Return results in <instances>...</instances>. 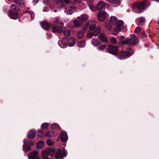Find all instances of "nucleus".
Returning a JSON list of instances; mask_svg holds the SVG:
<instances>
[{
	"instance_id": "1",
	"label": "nucleus",
	"mask_w": 159,
	"mask_h": 159,
	"mask_svg": "<svg viewBox=\"0 0 159 159\" xmlns=\"http://www.w3.org/2000/svg\"><path fill=\"white\" fill-rule=\"evenodd\" d=\"M123 23L122 20H111V21L110 20H108V21L105 23L104 25L106 28L109 30L112 29L111 24L116 25V27L114 29V31L115 32H120L121 30Z\"/></svg>"
},
{
	"instance_id": "2",
	"label": "nucleus",
	"mask_w": 159,
	"mask_h": 159,
	"mask_svg": "<svg viewBox=\"0 0 159 159\" xmlns=\"http://www.w3.org/2000/svg\"><path fill=\"white\" fill-rule=\"evenodd\" d=\"M149 5H147L145 1L142 2H134L132 7L133 11L137 13L142 12Z\"/></svg>"
},
{
	"instance_id": "3",
	"label": "nucleus",
	"mask_w": 159,
	"mask_h": 159,
	"mask_svg": "<svg viewBox=\"0 0 159 159\" xmlns=\"http://www.w3.org/2000/svg\"><path fill=\"white\" fill-rule=\"evenodd\" d=\"M133 54V51L131 49L130 47H129L125 50H123L117 53L116 56L120 60L127 59Z\"/></svg>"
},
{
	"instance_id": "4",
	"label": "nucleus",
	"mask_w": 159,
	"mask_h": 159,
	"mask_svg": "<svg viewBox=\"0 0 159 159\" xmlns=\"http://www.w3.org/2000/svg\"><path fill=\"white\" fill-rule=\"evenodd\" d=\"M130 38H127L123 40L120 41V44L122 45H133L136 44L138 42V39L134 35H130Z\"/></svg>"
},
{
	"instance_id": "5",
	"label": "nucleus",
	"mask_w": 159,
	"mask_h": 159,
	"mask_svg": "<svg viewBox=\"0 0 159 159\" xmlns=\"http://www.w3.org/2000/svg\"><path fill=\"white\" fill-rule=\"evenodd\" d=\"M66 156V152L63 148H59L56 153L55 157L56 159H62Z\"/></svg>"
},
{
	"instance_id": "6",
	"label": "nucleus",
	"mask_w": 159,
	"mask_h": 159,
	"mask_svg": "<svg viewBox=\"0 0 159 159\" xmlns=\"http://www.w3.org/2000/svg\"><path fill=\"white\" fill-rule=\"evenodd\" d=\"M55 153V151L53 149L46 148L42 152L43 159H49L48 155L52 156Z\"/></svg>"
},
{
	"instance_id": "7",
	"label": "nucleus",
	"mask_w": 159,
	"mask_h": 159,
	"mask_svg": "<svg viewBox=\"0 0 159 159\" xmlns=\"http://www.w3.org/2000/svg\"><path fill=\"white\" fill-rule=\"evenodd\" d=\"M63 23L61 24V26H58L56 25H52L51 26L52 31L53 33H56L57 32L59 33H61L63 31Z\"/></svg>"
},
{
	"instance_id": "8",
	"label": "nucleus",
	"mask_w": 159,
	"mask_h": 159,
	"mask_svg": "<svg viewBox=\"0 0 159 159\" xmlns=\"http://www.w3.org/2000/svg\"><path fill=\"white\" fill-rule=\"evenodd\" d=\"M24 145L23 146V148L24 151L26 152H28L31 150V146L34 145V143L31 141H28L24 139Z\"/></svg>"
},
{
	"instance_id": "9",
	"label": "nucleus",
	"mask_w": 159,
	"mask_h": 159,
	"mask_svg": "<svg viewBox=\"0 0 159 159\" xmlns=\"http://www.w3.org/2000/svg\"><path fill=\"white\" fill-rule=\"evenodd\" d=\"M108 52L111 54L116 55L118 51V48L113 45H110L108 48Z\"/></svg>"
},
{
	"instance_id": "10",
	"label": "nucleus",
	"mask_w": 159,
	"mask_h": 159,
	"mask_svg": "<svg viewBox=\"0 0 159 159\" xmlns=\"http://www.w3.org/2000/svg\"><path fill=\"white\" fill-rule=\"evenodd\" d=\"M107 13L103 10L99 11L97 15V17L98 20H100V19L105 20L107 19Z\"/></svg>"
},
{
	"instance_id": "11",
	"label": "nucleus",
	"mask_w": 159,
	"mask_h": 159,
	"mask_svg": "<svg viewBox=\"0 0 159 159\" xmlns=\"http://www.w3.org/2000/svg\"><path fill=\"white\" fill-rule=\"evenodd\" d=\"M28 157L29 159H39L38 152L36 151H33L29 154Z\"/></svg>"
},
{
	"instance_id": "12",
	"label": "nucleus",
	"mask_w": 159,
	"mask_h": 159,
	"mask_svg": "<svg viewBox=\"0 0 159 159\" xmlns=\"http://www.w3.org/2000/svg\"><path fill=\"white\" fill-rule=\"evenodd\" d=\"M60 137L62 142H66L68 140V136L66 132L65 131H62L60 134Z\"/></svg>"
},
{
	"instance_id": "13",
	"label": "nucleus",
	"mask_w": 159,
	"mask_h": 159,
	"mask_svg": "<svg viewBox=\"0 0 159 159\" xmlns=\"http://www.w3.org/2000/svg\"><path fill=\"white\" fill-rule=\"evenodd\" d=\"M40 23L43 28L45 30H48L51 26L50 24L46 22V20L41 21Z\"/></svg>"
},
{
	"instance_id": "14",
	"label": "nucleus",
	"mask_w": 159,
	"mask_h": 159,
	"mask_svg": "<svg viewBox=\"0 0 159 159\" xmlns=\"http://www.w3.org/2000/svg\"><path fill=\"white\" fill-rule=\"evenodd\" d=\"M9 14L10 16L13 19H17L18 16V13L17 12H15L12 10L9 11Z\"/></svg>"
},
{
	"instance_id": "15",
	"label": "nucleus",
	"mask_w": 159,
	"mask_h": 159,
	"mask_svg": "<svg viewBox=\"0 0 159 159\" xmlns=\"http://www.w3.org/2000/svg\"><path fill=\"white\" fill-rule=\"evenodd\" d=\"M99 39L103 43H107L108 40L104 34L101 33L100 34L99 36Z\"/></svg>"
},
{
	"instance_id": "16",
	"label": "nucleus",
	"mask_w": 159,
	"mask_h": 159,
	"mask_svg": "<svg viewBox=\"0 0 159 159\" xmlns=\"http://www.w3.org/2000/svg\"><path fill=\"white\" fill-rule=\"evenodd\" d=\"M105 6V2L102 1L99 2L97 6V9L100 10L102 9Z\"/></svg>"
},
{
	"instance_id": "17",
	"label": "nucleus",
	"mask_w": 159,
	"mask_h": 159,
	"mask_svg": "<svg viewBox=\"0 0 159 159\" xmlns=\"http://www.w3.org/2000/svg\"><path fill=\"white\" fill-rule=\"evenodd\" d=\"M36 132L34 130H31L29 132L28 134L29 139H33L35 137Z\"/></svg>"
},
{
	"instance_id": "18",
	"label": "nucleus",
	"mask_w": 159,
	"mask_h": 159,
	"mask_svg": "<svg viewBox=\"0 0 159 159\" xmlns=\"http://www.w3.org/2000/svg\"><path fill=\"white\" fill-rule=\"evenodd\" d=\"M84 23V20H74L73 23L75 27L80 26Z\"/></svg>"
},
{
	"instance_id": "19",
	"label": "nucleus",
	"mask_w": 159,
	"mask_h": 159,
	"mask_svg": "<svg viewBox=\"0 0 159 159\" xmlns=\"http://www.w3.org/2000/svg\"><path fill=\"white\" fill-rule=\"evenodd\" d=\"M45 136L46 137H48V138H51V137H56V134L55 132L53 131L48 132L46 133L45 134Z\"/></svg>"
},
{
	"instance_id": "20",
	"label": "nucleus",
	"mask_w": 159,
	"mask_h": 159,
	"mask_svg": "<svg viewBox=\"0 0 159 159\" xmlns=\"http://www.w3.org/2000/svg\"><path fill=\"white\" fill-rule=\"evenodd\" d=\"M59 46L62 48H64L67 47V44L66 41H65L64 40L60 41L58 42Z\"/></svg>"
},
{
	"instance_id": "21",
	"label": "nucleus",
	"mask_w": 159,
	"mask_h": 159,
	"mask_svg": "<svg viewBox=\"0 0 159 159\" xmlns=\"http://www.w3.org/2000/svg\"><path fill=\"white\" fill-rule=\"evenodd\" d=\"M92 44L95 46H96L101 44V42L97 39H93L92 41Z\"/></svg>"
},
{
	"instance_id": "22",
	"label": "nucleus",
	"mask_w": 159,
	"mask_h": 159,
	"mask_svg": "<svg viewBox=\"0 0 159 159\" xmlns=\"http://www.w3.org/2000/svg\"><path fill=\"white\" fill-rule=\"evenodd\" d=\"M55 2L58 3L63 4L64 3L66 4H69L70 3V0H54Z\"/></svg>"
},
{
	"instance_id": "23",
	"label": "nucleus",
	"mask_w": 159,
	"mask_h": 159,
	"mask_svg": "<svg viewBox=\"0 0 159 159\" xmlns=\"http://www.w3.org/2000/svg\"><path fill=\"white\" fill-rule=\"evenodd\" d=\"M75 39L73 38H70L69 39L68 43L69 46L70 47L73 46L75 43Z\"/></svg>"
},
{
	"instance_id": "24",
	"label": "nucleus",
	"mask_w": 159,
	"mask_h": 159,
	"mask_svg": "<svg viewBox=\"0 0 159 159\" xmlns=\"http://www.w3.org/2000/svg\"><path fill=\"white\" fill-rule=\"evenodd\" d=\"M110 3L113 4H116L117 5H120V0H107Z\"/></svg>"
},
{
	"instance_id": "25",
	"label": "nucleus",
	"mask_w": 159,
	"mask_h": 159,
	"mask_svg": "<svg viewBox=\"0 0 159 159\" xmlns=\"http://www.w3.org/2000/svg\"><path fill=\"white\" fill-rule=\"evenodd\" d=\"M44 146V143L42 141H39L37 144V148L41 149Z\"/></svg>"
},
{
	"instance_id": "26",
	"label": "nucleus",
	"mask_w": 159,
	"mask_h": 159,
	"mask_svg": "<svg viewBox=\"0 0 159 159\" xmlns=\"http://www.w3.org/2000/svg\"><path fill=\"white\" fill-rule=\"evenodd\" d=\"M85 41L83 40L82 41H81L80 42H79L77 44V46L78 47L82 48V47H84L85 46Z\"/></svg>"
},
{
	"instance_id": "27",
	"label": "nucleus",
	"mask_w": 159,
	"mask_h": 159,
	"mask_svg": "<svg viewBox=\"0 0 159 159\" xmlns=\"http://www.w3.org/2000/svg\"><path fill=\"white\" fill-rule=\"evenodd\" d=\"M136 22L139 26H143L145 24L144 20H136Z\"/></svg>"
},
{
	"instance_id": "28",
	"label": "nucleus",
	"mask_w": 159,
	"mask_h": 159,
	"mask_svg": "<svg viewBox=\"0 0 159 159\" xmlns=\"http://www.w3.org/2000/svg\"><path fill=\"white\" fill-rule=\"evenodd\" d=\"M11 7L12 8L11 10H12L15 12H17L19 10V8L14 4L11 5Z\"/></svg>"
},
{
	"instance_id": "29",
	"label": "nucleus",
	"mask_w": 159,
	"mask_h": 159,
	"mask_svg": "<svg viewBox=\"0 0 159 159\" xmlns=\"http://www.w3.org/2000/svg\"><path fill=\"white\" fill-rule=\"evenodd\" d=\"M101 28L99 27L97 28L94 31V35H97L101 31Z\"/></svg>"
},
{
	"instance_id": "30",
	"label": "nucleus",
	"mask_w": 159,
	"mask_h": 159,
	"mask_svg": "<svg viewBox=\"0 0 159 159\" xmlns=\"http://www.w3.org/2000/svg\"><path fill=\"white\" fill-rule=\"evenodd\" d=\"M48 124L47 123H44L41 125V127L43 130L46 129L48 128Z\"/></svg>"
},
{
	"instance_id": "31",
	"label": "nucleus",
	"mask_w": 159,
	"mask_h": 159,
	"mask_svg": "<svg viewBox=\"0 0 159 159\" xmlns=\"http://www.w3.org/2000/svg\"><path fill=\"white\" fill-rule=\"evenodd\" d=\"M52 128L54 129H59L60 126L57 123H54L52 125Z\"/></svg>"
},
{
	"instance_id": "32",
	"label": "nucleus",
	"mask_w": 159,
	"mask_h": 159,
	"mask_svg": "<svg viewBox=\"0 0 159 159\" xmlns=\"http://www.w3.org/2000/svg\"><path fill=\"white\" fill-rule=\"evenodd\" d=\"M63 32L64 35L66 36H69L70 34V31L69 30H66L64 31L63 30L62 32Z\"/></svg>"
},
{
	"instance_id": "33",
	"label": "nucleus",
	"mask_w": 159,
	"mask_h": 159,
	"mask_svg": "<svg viewBox=\"0 0 159 159\" xmlns=\"http://www.w3.org/2000/svg\"><path fill=\"white\" fill-rule=\"evenodd\" d=\"M107 47V45L106 44H102L99 46L98 49V50L102 51L104 49Z\"/></svg>"
},
{
	"instance_id": "34",
	"label": "nucleus",
	"mask_w": 159,
	"mask_h": 159,
	"mask_svg": "<svg viewBox=\"0 0 159 159\" xmlns=\"http://www.w3.org/2000/svg\"><path fill=\"white\" fill-rule=\"evenodd\" d=\"M81 20H88L89 19V16L86 14H83L81 15Z\"/></svg>"
},
{
	"instance_id": "35",
	"label": "nucleus",
	"mask_w": 159,
	"mask_h": 159,
	"mask_svg": "<svg viewBox=\"0 0 159 159\" xmlns=\"http://www.w3.org/2000/svg\"><path fill=\"white\" fill-rule=\"evenodd\" d=\"M89 25V22H86V24H85V25L83 28V30L84 33H85L86 32L87 27Z\"/></svg>"
},
{
	"instance_id": "36",
	"label": "nucleus",
	"mask_w": 159,
	"mask_h": 159,
	"mask_svg": "<svg viewBox=\"0 0 159 159\" xmlns=\"http://www.w3.org/2000/svg\"><path fill=\"white\" fill-rule=\"evenodd\" d=\"M141 31V28L140 27H137L135 30V32L136 34H139Z\"/></svg>"
},
{
	"instance_id": "37",
	"label": "nucleus",
	"mask_w": 159,
	"mask_h": 159,
	"mask_svg": "<svg viewBox=\"0 0 159 159\" xmlns=\"http://www.w3.org/2000/svg\"><path fill=\"white\" fill-rule=\"evenodd\" d=\"M111 43L113 44H116L117 42L116 39L114 38H112L111 39Z\"/></svg>"
},
{
	"instance_id": "38",
	"label": "nucleus",
	"mask_w": 159,
	"mask_h": 159,
	"mask_svg": "<svg viewBox=\"0 0 159 159\" xmlns=\"http://www.w3.org/2000/svg\"><path fill=\"white\" fill-rule=\"evenodd\" d=\"M38 134L37 135L38 136L41 137L42 136L43 134V132L41 129H39L38 130Z\"/></svg>"
},
{
	"instance_id": "39",
	"label": "nucleus",
	"mask_w": 159,
	"mask_h": 159,
	"mask_svg": "<svg viewBox=\"0 0 159 159\" xmlns=\"http://www.w3.org/2000/svg\"><path fill=\"white\" fill-rule=\"evenodd\" d=\"M46 142L48 145H52L53 144V142L49 139H48L46 141Z\"/></svg>"
},
{
	"instance_id": "40",
	"label": "nucleus",
	"mask_w": 159,
	"mask_h": 159,
	"mask_svg": "<svg viewBox=\"0 0 159 159\" xmlns=\"http://www.w3.org/2000/svg\"><path fill=\"white\" fill-rule=\"evenodd\" d=\"M84 35V34L82 31H80L78 33V37L80 38H82Z\"/></svg>"
},
{
	"instance_id": "41",
	"label": "nucleus",
	"mask_w": 159,
	"mask_h": 159,
	"mask_svg": "<svg viewBox=\"0 0 159 159\" xmlns=\"http://www.w3.org/2000/svg\"><path fill=\"white\" fill-rule=\"evenodd\" d=\"M96 25L94 24L90 25L89 26V29L91 30H94L96 28Z\"/></svg>"
},
{
	"instance_id": "42",
	"label": "nucleus",
	"mask_w": 159,
	"mask_h": 159,
	"mask_svg": "<svg viewBox=\"0 0 159 159\" xmlns=\"http://www.w3.org/2000/svg\"><path fill=\"white\" fill-rule=\"evenodd\" d=\"M93 36V34L91 33L88 32L87 34V37L89 38H91Z\"/></svg>"
},
{
	"instance_id": "43",
	"label": "nucleus",
	"mask_w": 159,
	"mask_h": 159,
	"mask_svg": "<svg viewBox=\"0 0 159 159\" xmlns=\"http://www.w3.org/2000/svg\"><path fill=\"white\" fill-rule=\"evenodd\" d=\"M14 2L18 5H20L21 4V0H14Z\"/></svg>"
},
{
	"instance_id": "44",
	"label": "nucleus",
	"mask_w": 159,
	"mask_h": 159,
	"mask_svg": "<svg viewBox=\"0 0 159 159\" xmlns=\"http://www.w3.org/2000/svg\"><path fill=\"white\" fill-rule=\"evenodd\" d=\"M118 18L117 17L115 16H111L110 17L109 20H117Z\"/></svg>"
},
{
	"instance_id": "45",
	"label": "nucleus",
	"mask_w": 159,
	"mask_h": 159,
	"mask_svg": "<svg viewBox=\"0 0 159 159\" xmlns=\"http://www.w3.org/2000/svg\"><path fill=\"white\" fill-rule=\"evenodd\" d=\"M72 12H73L72 10L70 9H69L67 11V13L69 14H72Z\"/></svg>"
},
{
	"instance_id": "46",
	"label": "nucleus",
	"mask_w": 159,
	"mask_h": 159,
	"mask_svg": "<svg viewBox=\"0 0 159 159\" xmlns=\"http://www.w3.org/2000/svg\"><path fill=\"white\" fill-rule=\"evenodd\" d=\"M120 39L122 40L125 38V37L124 36H120Z\"/></svg>"
},
{
	"instance_id": "47",
	"label": "nucleus",
	"mask_w": 159,
	"mask_h": 159,
	"mask_svg": "<svg viewBox=\"0 0 159 159\" xmlns=\"http://www.w3.org/2000/svg\"><path fill=\"white\" fill-rule=\"evenodd\" d=\"M70 8L71 9H75V7L74 6H71L70 7Z\"/></svg>"
},
{
	"instance_id": "48",
	"label": "nucleus",
	"mask_w": 159,
	"mask_h": 159,
	"mask_svg": "<svg viewBox=\"0 0 159 159\" xmlns=\"http://www.w3.org/2000/svg\"><path fill=\"white\" fill-rule=\"evenodd\" d=\"M75 1L77 2H81L82 0H74Z\"/></svg>"
},
{
	"instance_id": "49",
	"label": "nucleus",
	"mask_w": 159,
	"mask_h": 159,
	"mask_svg": "<svg viewBox=\"0 0 159 159\" xmlns=\"http://www.w3.org/2000/svg\"><path fill=\"white\" fill-rule=\"evenodd\" d=\"M117 33H112L111 34L114 35H116L117 34Z\"/></svg>"
},
{
	"instance_id": "50",
	"label": "nucleus",
	"mask_w": 159,
	"mask_h": 159,
	"mask_svg": "<svg viewBox=\"0 0 159 159\" xmlns=\"http://www.w3.org/2000/svg\"><path fill=\"white\" fill-rule=\"evenodd\" d=\"M89 7H90V9L91 10H92L93 11V6H91Z\"/></svg>"
},
{
	"instance_id": "51",
	"label": "nucleus",
	"mask_w": 159,
	"mask_h": 159,
	"mask_svg": "<svg viewBox=\"0 0 159 159\" xmlns=\"http://www.w3.org/2000/svg\"><path fill=\"white\" fill-rule=\"evenodd\" d=\"M39 0H34V1L36 3L38 2Z\"/></svg>"
},
{
	"instance_id": "52",
	"label": "nucleus",
	"mask_w": 159,
	"mask_h": 159,
	"mask_svg": "<svg viewBox=\"0 0 159 159\" xmlns=\"http://www.w3.org/2000/svg\"><path fill=\"white\" fill-rule=\"evenodd\" d=\"M144 20V19L143 17H140V20Z\"/></svg>"
},
{
	"instance_id": "53",
	"label": "nucleus",
	"mask_w": 159,
	"mask_h": 159,
	"mask_svg": "<svg viewBox=\"0 0 159 159\" xmlns=\"http://www.w3.org/2000/svg\"><path fill=\"white\" fill-rule=\"evenodd\" d=\"M142 34L143 35L145 34V33L143 32H142Z\"/></svg>"
},
{
	"instance_id": "54",
	"label": "nucleus",
	"mask_w": 159,
	"mask_h": 159,
	"mask_svg": "<svg viewBox=\"0 0 159 159\" xmlns=\"http://www.w3.org/2000/svg\"><path fill=\"white\" fill-rule=\"evenodd\" d=\"M77 18L79 19L80 20V17H77Z\"/></svg>"
},
{
	"instance_id": "55",
	"label": "nucleus",
	"mask_w": 159,
	"mask_h": 159,
	"mask_svg": "<svg viewBox=\"0 0 159 159\" xmlns=\"http://www.w3.org/2000/svg\"><path fill=\"white\" fill-rule=\"evenodd\" d=\"M157 23L159 25V20H158Z\"/></svg>"
},
{
	"instance_id": "56",
	"label": "nucleus",
	"mask_w": 159,
	"mask_h": 159,
	"mask_svg": "<svg viewBox=\"0 0 159 159\" xmlns=\"http://www.w3.org/2000/svg\"><path fill=\"white\" fill-rule=\"evenodd\" d=\"M54 11L55 12H56L57 11V10H54Z\"/></svg>"
},
{
	"instance_id": "57",
	"label": "nucleus",
	"mask_w": 159,
	"mask_h": 159,
	"mask_svg": "<svg viewBox=\"0 0 159 159\" xmlns=\"http://www.w3.org/2000/svg\"><path fill=\"white\" fill-rule=\"evenodd\" d=\"M157 2H159V0H156Z\"/></svg>"
},
{
	"instance_id": "58",
	"label": "nucleus",
	"mask_w": 159,
	"mask_h": 159,
	"mask_svg": "<svg viewBox=\"0 0 159 159\" xmlns=\"http://www.w3.org/2000/svg\"><path fill=\"white\" fill-rule=\"evenodd\" d=\"M57 23H59V22H58V20H57Z\"/></svg>"
},
{
	"instance_id": "59",
	"label": "nucleus",
	"mask_w": 159,
	"mask_h": 159,
	"mask_svg": "<svg viewBox=\"0 0 159 159\" xmlns=\"http://www.w3.org/2000/svg\"><path fill=\"white\" fill-rule=\"evenodd\" d=\"M101 22H102L103 20H100Z\"/></svg>"
},
{
	"instance_id": "60",
	"label": "nucleus",
	"mask_w": 159,
	"mask_h": 159,
	"mask_svg": "<svg viewBox=\"0 0 159 159\" xmlns=\"http://www.w3.org/2000/svg\"><path fill=\"white\" fill-rule=\"evenodd\" d=\"M74 20H77V19H75Z\"/></svg>"
},
{
	"instance_id": "61",
	"label": "nucleus",
	"mask_w": 159,
	"mask_h": 159,
	"mask_svg": "<svg viewBox=\"0 0 159 159\" xmlns=\"http://www.w3.org/2000/svg\"><path fill=\"white\" fill-rule=\"evenodd\" d=\"M8 1H10V0H8Z\"/></svg>"
}]
</instances>
